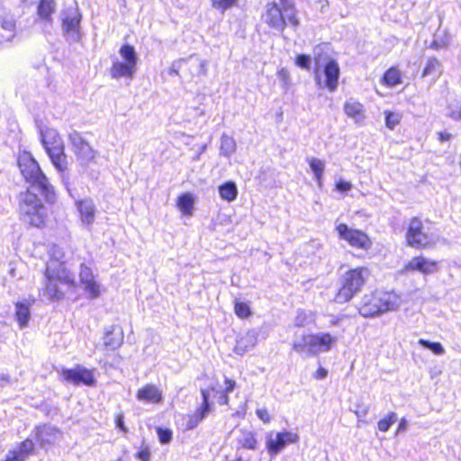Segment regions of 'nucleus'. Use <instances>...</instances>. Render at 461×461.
Listing matches in <instances>:
<instances>
[{
    "label": "nucleus",
    "mask_w": 461,
    "mask_h": 461,
    "mask_svg": "<svg viewBox=\"0 0 461 461\" xmlns=\"http://www.w3.org/2000/svg\"><path fill=\"white\" fill-rule=\"evenodd\" d=\"M451 42L450 34L445 30H438L434 34L433 41L429 48L435 50H440L449 46Z\"/></svg>",
    "instance_id": "c756f323"
},
{
    "label": "nucleus",
    "mask_w": 461,
    "mask_h": 461,
    "mask_svg": "<svg viewBox=\"0 0 461 461\" xmlns=\"http://www.w3.org/2000/svg\"><path fill=\"white\" fill-rule=\"evenodd\" d=\"M311 57L308 55L301 54L296 57L295 65L303 69H310Z\"/></svg>",
    "instance_id": "49530a36"
},
{
    "label": "nucleus",
    "mask_w": 461,
    "mask_h": 461,
    "mask_svg": "<svg viewBox=\"0 0 461 461\" xmlns=\"http://www.w3.org/2000/svg\"><path fill=\"white\" fill-rule=\"evenodd\" d=\"M220 197L228 202L231 203L236 200L238 196V188L234 182L228 181L218 187Z\"/></svg>",
    "instance_id": "7c9ffc66"
},
{
    "label": "nucleus",
    "mask_w": 461,
    "mask_h": 461,
    "mask_svg": "<svg viewBox=\"0 0 461 461\" xmlns=\"http://www.w3.org/2000/svg\"><path fill=\"white\" fill-rule=\"evenodd\" d=\"M307 162L312 172L314 175V178L319 185V187L322 186V178L325 170V162L317 158H307Z\"/></svg>",
    "instance_id": "c85d7f7f"
},
{
    "label": "nucleus",
    "mask_w": 461,
    "mask_h": 461,
    "mask_svg": "<svg viewBox=\"0 0 461 461\" xmlns=\"http://www.w3.org/2000/svg\"><path fill=\"white\" fill-rule=\"evenodd\" d=\"M37 437L42 444H52L60 437V432L54 427L44 426L38 429Z\"/></svg>",
    "instance_id": "cd10ccee"
},
{
    "label": "nucleus",
    "mask_w": 461,
    "mask_h": 461,
    "mask_svg": "<svg viewBox=\"0 0 461 461\" xmlns=\"http://www.w3.org/2000/svg\"><path fill=\"white\" fill-rule=\"evenodd\" d=\"M41 139L54 167L59 172L66 171L68 161L65 154V146L57 130L48 127L42 129L41 131Z\"/></svg>",
    "instance_id": "6e6552de"
},
{
    "label": "nucleus",
    "mask_w": 461,
    "mask_h": 461,
    "mask_svg": "<svg viewBox=\"0 0 461 461\" xmlns=\"http://www.w3.org/2000/svg\"><path fill=\"white\" fill-rule=\"evenodd\" d=\"M418 271L423 275H430L438 271V262L422 256L412 258L403 268V272Z\"/></svg>",
    "instance_id": "6ab92c4d"
},
{
    "label": "nucleus",
    "mask_w": 461,
    "mask_h": 461,
    "mask_svg": "<svg viewBox=\"0 0 461 461\" xmlns=\"http://www.w3.org/2000/svg\"><path fill=\"white\" fill-rule=\"evenodd\" d=\"M407 420L405 418H402L401 420H400V423L398 425V428H397V430H396V433L399 434L401 432H403L407 429Z\"/></svg>",
    "instance_id": "6e6d98bb"
},
{
    "label": "nucleus",
    "mask_w": 461,
    "mask_h": 461,
    "mask_svg": "<svg viewBox=\"0 0 461 461\" xmlns=\"http://www.w3.org/2000/svg\"><path fill=\"white\" fill-rule=\"evenodd\" d=\"M196 197L189 192L184 193L177 197L176 207L185 216H192L194 210Z\"/></svg>",
    "instance_id": "a878e982"
},
{
    "label": "nucleus",
    "mask_w": 461,
    "mask_h": 461,
    "mask_svg": "<svg viewBox=\"0 0 461 461\" xmlns=\"http://www.w3.org/2000/svg\"><path fill=\"white\" fill-rule=\"evenodd\" d=\"M262 19L268 27L277 32H283L287 23L294 28L300 24L294 0L267 3Z\"/></svg>",
    "instance_id": "39448f33"
},
{
    "label": "nucleus",
    "mask_w": 461,
    "mask_h": 461,
    "mask_svg": "<svg viewBox=\"0 0 461 461\" xmlns=\"http://www.w3.org/2000/svg\"><path fill=\"white\" fill-rule=\"evenodd\" d=\"M327 373H328V372H327V370H326L325 368L320 367V368L316 371V373H315V375H314V377H315L316 379H323V378H325V377H326Z\"/></svg>",
    "instance_id": "4d7b16f0"
},
{
    "label": "nucleus",
    "mask_w": 461,
    "mask_h": 461,
    "mask_svg": "<svg viewBox=\"0 0 461 461\" xmlns=\"http://www.w3.org/2000/svg\"><path fill=\"white\" fill-rule=\"evenodd\" d=\"M218 402L221 405L228 404L229 397H228L226 392H222L220 393L219 398H218Z\"/></svg>",
    "instance_id": "13d9d810"
},
{
    "label": "nucleus",
    "mask_w": 461,
    "mask_h": 461,
    "mask_svg": "<svg viewBox=\"0 0 461 461\" xmlns=\"http://www.w3.org/2000/svg\"><path fill=\"white\" fill-rule=\"evenodd\" d=\"M63 380L74 384H84L87 386L95 384L93 371L83 366L77 365L74 368H63L60 372Z\"/></svg>",
    "instance_id": "f3484780"
},
{
    "label": "nucleus",
    "mask_w": 461,
    "mask_h": 461,
    "mask_svg": "<svg viewBox=\"0 0 461 461\" xmlns=\"http://www.w3.org/2000/svg\"><path fill=\"white\" fill-rule=\"evenodd\" d=\"M75 206L78 213L80 224L84 228L91 230L98 213L94 199L91 197L78 199L75 202Z\"/></svg>",
    "instance_id": "4468645a"
},
{
    "label": "nucleus",
    "mask_w": 461,
    "mask_h": 461,
    "mask_svg": "<svg viewBox=\"0 0 461 461\" xmlns=\"http://www.w3.org/2000/svg\"><path fill=\"white\" fill-rule=\"evenodd\" d=\"M137 457L141 461L150 460V450L148 446H142L140 450L137 453Z\"/></svg>",
    "instance_id": "603ef678"
},
{
    "label": "nucleus",
    "mask_w": 461,
    "mask_h": 461,
    "mask_svg": "<svg viewBox=\"0 0 461 461\" xmlns=\"http://www.w3.org/2000/svg\"><path fill=\"white\" fill-rule=\"evenodd\" d=\"M382 81L385 86L393 87L402 83V73L398 68L392 67L384 73Z\"/></svg>",
    "instance_id": "c9c22d12"
},
{
    "label": "nucleus",
    "mask_w": 461,
    "mask_h": 461,
    "mask_svg": "<svg viewBox=\"0 0 461 461\" xmlns=\"http://www.w3.org/2000/svg\"><path fill=\"white\" fill-rule=\"evenodd\" d=\"M123 341L122 332H115L114 330H108L104 337V346L108 350H115Z\"/></svg>",
    "instance_id": "72a5a7b5"
},
{
    "label": "nucleus",
    "mask_w": 461,
    "mask_h": 461,
    "mask_svg": "<svg viewBox=\"0 0 461 461\" xmlns=\"http://www.w3.org/2000/svg\"><path fill=\"white\" fill-rule=\"evenodd\" d=\"M203 396V404L202 406L195 411V412L189 414L185 418V429L187 430L194 429L209 413L210 406H209V390L203 389L202 392Z\"/></svg>",
    "instance_id": "aec40b11"
},
{
    "label": "nucleus",
    "mask_w": 461,
    "mask_h": 461,
    "mask_svg": "<svg viewBox=\"0 0 461 461\" xmlns=\"http://www.w3.org/2000/svg\"><path fill=\"white\" fill-rule=\"evenodd\" d=\"M402 304V296L394 291H375L362 297L358 312L365 318H372L396 312Z\"/></svg>",
    "instance_id": "7ed1b4c3"
},
{
    "label": "nucleus",
    "mask_w": 461,
    "mask_h": 461,
    "mask_svg": "<svg viewBox=\"0 0 461 461\" xmlns=\"http://www.w3.org/2000/svg\"><path fill=\"white\" fill-rule=\"evenodd\" d=\"M235 385H236L235 381H233L231 379H229V378H226L225 379V390H224V392H226V393L232 392L234 387H235Z\"/></svg>",
    "instance_id": "5fc2aeb1"
},
{
    "label": "nucleus",
    "mask_w": 461,
    "mask_h": 461,
    "mask_svg": "<svg viewBox=\"0 0 461 461\" xmlns=\"http://www.w3.org/2000/svg\"><path fill=\"white\" fill-rule=\"evenodd\" d=\"M33 449V442L31 439H25L15 449L9 451L1 461H24Z\"/></svg>",
    "instance_id": "393cba45"
},
{
    "label": "nucleus",
    "mask_w": 461,
    "mask_h": 461,
    "mask_svg": "<svg viewBox=\"0 0 461 461\" xmlns=\"http://www.w3.org/2000/svg\"><path fill=\"white\" fill-rule=\"evenodd\" d=\"M439 139H440V140H448L450 139V134H448V133L445 134V133L440 132Z\"/></svg>",
    "instance_id": "680f3d73"
},
{
    "label": "nucleus",
    "mask_w": 461,
    "mask_h": 461,
    "mask_svg": "<svg viewBox=\"0 0 461 461\" xmlns=\"http://www.w3.org/2000/svg\"><path fill=\"white\" fill-rule=\"evenodd\" d=\"M68 140L72 146V150L76 154L77 160L84 167L88 166L96 157V151L86 142L79 133L74 131L69 133Z\"/></svg>",
    "instance_id": "ddd939ff"
},
{
    "label": "nucleus",
    "mask_w": 461,
    "mask_h": 461,
    "mask_svg": "<svg viewBox=\"0 0 461 461\" xmlns=\"http://www.w3.org/2000/svg\"><path fill=\"white\" fill-rule=\"evenodd\" d=\"M33 301L23 299L15 303V320L18 322L20 329H24L28 326L31 320V308Z\"/></svg>",
    "instance_id": "b1692460"
},
{
    "label": "nucleus",
    "mask_w": 461,
    "mask_h": 461,
    "mask_svg": "<svg viewBox=\"0 0 461 461\" xmlns=\"http://www.w3.org/2000/svg\"><path fill=\"white\" fill-rule=\"evenodd\" d=\"M258 332L253 330L240 333L237 338L234 352L238 355H243L252 349L258 343Z\"/></svg>",
    "instance_id": "4be33fe9"
},
{
    "label": "nucleus",
    "mask_w": 461,
    "mask_h": 461,
    "mask_svg": "<svg viewBox=\"0 0 461 461\" xmlns=\"http://www.w3.org/2000/svg\"><path fill=\"white\" fill-rule=\"evenodd\" d=\"M15 35V18L7 7L0 4V43L12 41Z\"/></svg>",
    "instance_id": "a211bd4d"
},
{
    "label": "nucleus",
    "mask_w": 461,
    "mask_h": 461,
    "mask_svg": "<svg viewBox=\"0 0 461 461\" xmlns=\"http://www.w3.org/2000/svg\"><path fill=\"white\" fill-rule=\"evenodd\" d=\"M18 167L26 183L30 185L18 196V210L21 220L33 227H41L47 218V211L41 199L33 193L38 191L46 202L55 200L54 187L31 153L23 151L18 156Z\"/></svg>",
    "instance_id": "f257e3e1"
},
{
    "label": "nucleus",
    "mask_w": 461,
    "mask_h": 461,
    "mask_svg": "<svg viewBox=\"0 0 461 461\" xmlns=\"http://www.w3.org/2000/svg\"><path fill=\"white\" fill-rule=\"evenodd\" d=\"M352 189V184L348 181L339 179L336 182V190L340 193H346Z\"/></svg>",
    "instance_id": "8fccbe9b"
},
{
    "label": "nucleus",
    "mask_w": 461,
    "mask_h": 461,
    "mask_svg": "<svg viewBox=\"0 0 461 461\" xmlns=\"http://www.w3.org/2000/svg\"><path fill=\"white\" fill-rule=\"evenodd\" d=\"M212 5L214 8L221 10V12L234 6L237 4V0H211Z\"/></svg>",
    "instance_id": "a18cd8bd"
},
{
    "label": "nucleus",
    "mask_w": 461,
    "mask_h": 461,
    "mask_svg": "<svg viewBox=\"0 0 461 461\" xmlns=\"http://www.w3.org/2000/svg\"><path fill=\"white\" fill-rule=\"evenodd\" d=\"M298 440V434L293 431H269L266 435V448L270 456H276L287 445L296 443Z\"/></svg>",
    "instance_id": "f8f14e48"
},
{
    "label": "nucleus",
    "mask_w": 461,
    "mask_h": 461,
    "mask_svg": "<svg viewBox=\"0 0 461 461\" xmlns=\"http://www.w3.org/2000/svg\"><path fill=\"white\" fill-rule=\"evenodd\" d=\"M205 149H206V146H203V148H201V150L203 151Z\"/></svg>",
    "instance_id": "e2e57ef3"
},
{
    "label": "nucleus",
    "mask_w": 461,
    "mask_h": 461,
    "mask_svg": "<svg viewBox=\"0 0 461 461\" xmlns=\"http://www.w3.org/2000/svg\"><path fill=\"white\" fill-rule=\"evenodd\" d=\"M337 337L329 332L305 333L294 339L293 349L306 357L330 351L337 344Z\"/></svg>",
    "instance_id": "423d86ee"
},
{
    "label": "nucleus",
    "mask_w": 461,
    "mask_h": 461,
    "mask_svg": "<svg viewBox=\"0 0 461 461\" xmlns=\"http://www.w3.org/2000/svg\"><path fill=\"white\" fill-rule=\"evenodd\" d=\"M335 230L339 240H345L352 248L367 250L372 246L369 237L360 230L350 228L345 223H338Z\"/></svg>",
    "instance_id": "9b49d317"
},
{
    "label": "nucleus",
    "mask_w": 461,
    "mask_h": 461,
    "mask_svg": "<svg viewBox=\"0 0 461 461\" xmlns=\"http://www.w3.org/2000/svg\"><path fill=\"white\" fill-rule=\"evenodd\" d=\"M370 411L369 404H366L363 402H358L354 410V413L357 418V427H361L363 424H367V420H366L368 413Z\"/></svg>",
    "instance_id": "4c0bfd02"
},
{
    "label": "nucleus",
    "mask_w": 461,
    "mask_h": 461,
    "mask_svg": "<svg viewBox=\"0 0 461 461\" xmlns=\"http://www.w3.org/2000/svg\"><path fill=\"white\" fill-rule=\"evenodd\" d=\"M443 73V65L439 59L435 57L428 59L422 71V77H430L435 82Z\"/></svg>",
    "instance_id": "bb28decb"
},
{
    "label": "nucleus",
    "mask_w": 461,
    "mask_h": 461,
    "mask_svg": "<svg viewBox=\"0 0 461 461\" xmlns=\"http://www.w3.org/2000/svg\"><path fill=\"white\" fill-rule=\"evenodd\" d=\"M237 149L236 140L233 137L223 133L220 140V154L223 157H231Z\"/></svg>",
    "instance_id": "473e14b6"
},
{
    "label": "nucleus",
    "mask_w": 461,
    "mask_h": 461,
    "mask_svg": "<svg viewBox=\"0 0 461 461\" xmlns=\"http://www.w3.org/2000/svg\"><path fill=\"white\" fill-rule=\"evenodd\" d=\"M396 420L397 414L391 411L378 421L377 428L380 431L386 432Z\"/></svg>",
    "instance_id": "a19ab883"
},
{
    "label": "nucleus",
    "mask_w": 461,
    "mask_h": 461,
    "mask_svg": "<svg viewBox=\"0 0 461 461\" xmlns=\"http://www.w3.org/2000/svg\"><path fill=\"white\" fill-rule=\"evenodd\" d=\"M345 318L344 315H339V316H331L330 321H329V326L330 327H332V326H339L342 320Z\"/></svg>",
    "instance_id": "864d4df0"
},
{
    "label": "nucleus",
    "mask_w": 461,
    "mask_h": 461,
    "mask_svg": "<svg viewBox=\"0 0 461 461\" xmlns=\"http://www.w3.org/2000/svg\"><path fill=\"white\" fill-rule=\"evenodd\" d=\"M447 114L454 120L461 119V92L455 94V98L449 103Z\"/></svg>",
    "instance_id": "58836bf2"
},
{
    "label": "nucleus",
    "mask_w": 461,
    "mask_h": 461,
    "mask_svg": "<svg viewBox=\"0 0 461 461\" xmlns=\"http://www.w3.org/2000/svg\"><path fill=\"white\" fill-rule=\"evenodd\" d=\"M234 312L240 319H246L251 315V310L247 303L235 301Z\"/></svg>",
    "instance_id": "79ce46f5"
},
{
    "label": "nucleus",
    "mask_w": 461,
    "mask_h": 461,
    "mask_svg": "<svg viewBox=\"0 0 461 461\" xmlns=\"http://www.w3.org/2000/svg\"><path fill=\"white\" fill-rule=\"evenodd\" d=\"M49 256L45 273V294L50 299L60 300L69 289L76 287V280L64 265L65 253L60 247L51 246Z\"/></svg>",
    "instance_id": "f03ea898"
},
{
    "label": "nucleus",
    "mask_w": 461,
    "mask_h": 461,
    "mask_svg": "<svg viewBox=\"0 0 461 461\" xmlns=\"http://www.w3.org/2000/svg\"><path fill=\"white\" fill-rule=\"evenodd\" d=\"M277 77L283 89L287 90L291 86V77L287 68H282L277 72Z\"/></svg>",
    "instance_id": "c03bdc74"
},
{
    "label": "nucleus",
    "mask_w": 461,
    "mask_h": 461,
    "mask_svg": "<svg viewBox=\"0 0 461 461\" xmlns=\"http://www.w3.org/2000/svg\"><path fill=\"white\" fill-rule=\"evenodd\" d=\"M314 321V314L310 311L299 310L294 317V323L296 327H305Z\"/></svg>",
    "instance_id": "e433bc0d"
},
{
    "label": "nucleus",
    "mask_w": 461,
    "mask_h": 461,
    "mask_svg": "<svg viewBox=\"0 0 461 461\" xmlns=\"http://www.w3.org/2000/svg\"><path fill=\"white\" fill-rule=\"evenodd\" d=\"M55 0H41L38 6V14L41 19L51 23V14L55 12Z\"/></svg>",
    "instance_id": "f704fd0d"
},
{
    "label": "nucleus",
    "mask_w": 461,
    "mask_h": 461,
    "mask_svg": "<svg viewBox=\"0 0 461 461\" xmlns=\"http://www.w3.org/2000/svg\"><path fill=\"white\" fill-rule=\"evenodd\" d=\"M158 436L159 438L160 443L162 444H167L172 439V431L168 429H161L158 428L157 429Z\"/></svg>",
    "instance_id": "de8ad7c7"
},
{
    "label": "nucleus",
    "mask_w": 461,
    "mask_h": 461,
    "mask_svg": "<svg viewBox=\"0 0 461 461\" xmlns=\"http://www.w3.org/2000/svg\"><path fill=\"white\" fill-rule=\"evenodd\" d=\"M418 343L425 348L431 350L435 355L441 356L445 354V348L439 342H430L424 339H420Z\"/></svg>",
    "instance_id": "ea45409f"
},
{
    "label": "nucleus",
    "mask_w": 461,
    "mask_h": 461,
    "mask_svg": "<svg viewBox=\"0 0 461 461\" xmlns=\"http://www.w3.org/2000/svg\"><path fill=\"white\" fill-rule=\"evenodd\" d=\"M256 414L264 423H269L271 420V416L266 408L257 409Z\"/></svg>",
    "instance_id": "3c124183"
},
{
    "label": "nucleus",
    "mask_w": 461,
    "mask_h": 461,
    "mask_svg": "<svg viewBox=\"0 0 461 461\" xmlns=\"http://www.w3.org/2000/svg\"><path fill=\"white\" fill-rule=\"evenodd\" d=\"M10 377L8 375L0 373V384L4 385L7 383H9Z\"/></svg>",
    "instance_id": "bf43d9fd"
},
{
    "label": "nucleus",
    "mask_w": 461,
    "mask_h": 461,
    "mask_svg": "<svg viewBox=\"0 0 461 461\" xmlns=\"http://www.w3.org/2000/svg\"><path fill=\"white\" fill-rule=\"evenodd\" d=\"M406 240L408 245L413 248H427L434 243L433 240L423 231L422 222L417 218L410 221Z\"/></svg>",
    "instance_id": "2eb2a0df"
},
{
    "label": "nucleus",
    "mask_w": 461,
    "mask_h": 461,
    "mask_svg": "<svg viewBox=\"0 0 461 461\" xmlns=\"http://www.w3.org/2000/svg\"><path fill=\"white\" fill-rule=\"evenodd\" d=\"M315 61L314 77L319 88H327L334 92L339 86L340 68L339 63L327 54L324 46H317L313 50Z\"/></svg>",
    "instance_id": "20e7f679"
},
{
    "label": "nucleus",
    "mask_w": 461,
    "mask_h": 461,
    "mask_svg": "<svg viewBox=\"0 0 461 461\" xmlns=\"http://www.w3.org/2000/svg\"><path fill=\"white\" fill-rule=\"evenodd\" d=\"M239 433L237 440L240 447L250 450L257 448L258 440L255 438L254 432L247 429H240Z\"/></svg>",
    "instance_id": "2f4dec72"
},
{
    "label": "nucleus",
    "mask_w": 461,
    "mask_h": 461,
    "mask_svg": "<svg viewBox=\"0 0 461 461\" xmlns=\"http://www.w3.org/2000/svg\"><path fill=\"white\" fill-rule=\"evenodd\" d=\"M62 22V30L66 37L75 42L81 39L80 23L82 20V14L79 10L77 4L75 2L73 5L67 6L60 13Z\"/></svg>",
    "instance_id": "9d476101"
},
{
    "label": "nucleus",
    "mask_w": 461,
    "mask_h": 461,
    "mask_svg": "<svg viewBox=\"0 0 461 461\" xmlns=\"http://www.w3.org/2000/svg\"><path fill=\"white\" fill-rule=\"evenodd\" d=\"M370 276L367 267H360L346 271L340 278V287L337 292L334 301L337 303L349 302L361 291Z\"/></svg>",
    "instance_id": "0eeeda50"
},
{
    "label": "nucleus",
    "mask_w": 461,
    "mask_h": 461,
    "mask_svg": "<svg viewBox=\"0 0 461 461\" xmlns=\"http://www.w3.org/2000/svg\"><path fill=\"white\" fill-rule=\"evenodd\" d=\"M343 111L345 114L353 122L362 126L365 123L366 121V110L364 107V104H361L359 101L350 98L348 99L343 105Z\"/></svg>",
    "instance_id": "412c9836"
},
{
    "label": "nucleus",
    "mask_w": 461,
    "mask_h": 461,
    "mask_svg": "<svg viewBox=\"0 0 461 461\" xmlns=\"http://www.w3.org/2000/svg\"><path fill=\"white\" fill-rule=\"evenodd\" d=\"M116 423H117V426L123 431L126 430L124 425H123V420H122V416H119L117 417V420H116Z\"/></svg>",
    "instance_id": "052dcab7"
},
{
    "label": "nucleus",
    "mask_w": 461,
    "mask_h": 461,
    "mask_svg": "<svg viewBox=\"0 0 461 461\" xmlns=\"http://www.w3.org/2000/svg\"><path fill=\"white\" fill-rule=\"evenodd\" d=\"M140 402L145 403H159L163 400L162 392L154 384H148L140 388L136 393Z\"/></svg>",
    "instance_id": "5701e85b"
},
{
    "label": "nucleus",
    "mask_w": 461,
    "mask_h": 461,
    "mask_svg": "<svg viewBox=\"0 0 461 461\" xmlns=\"http://www.w3.org/2000/svg\"><path fill=\"white\" fill-rule=\"evenodd\" d=\"M79 281L87 298L96 299L102 294L101 284L95 279L92 269L85 264L80 265Z\"/></svg>",
    "instance_id": "dca6fc26"
},
{
    "label": "nucleus",
    "mask_w": 461,
    "mask_h": 461,
    "mask_svg": "<svg viewBox=\"0 0 461 461\" xmlns=\"http://www.w3.org/2000/svg\"><path fill=\"white\" fill-rule=\"evenodd\" d=\"M121 59L113 61L110 68V76L113 79L128 78L132 79L137 72L139 62L138 55L133 46L124 44L119 50Z\"/></svg>",
    "instance_id": "1a4fd4ad"
},
{
    "label": "nucleus",
    "mask_w": 461,
    "mask_h": 461,
    "mask_svg": "<svg viewBox=\"0 0 461 461\" xmlns=\"http://www.w3.org/2000/svg\"><path fill=\"white\" fill-rule=\"evenodd\" d=\"M385 124L391 130H393L401 122L402 114L395 112L385 111Z\"/></svg>",
    "instance_id": "37998d69"
},
{
    "label": "nucleus",
    "mask_w": 461,
    "mask_h": 461,
    "mask_svg": "<svg viewBox=\"0 0 461 461\" xmlns=\"http://www.w3.org/2000/svg\"><path fill=\"white\" fill-rule=\"evenodd\" d=\"M185 62H186V59H177V60L174 61L168 69V74L170 76H178L179 70L181 69L183 64Z\"/></svg>",
    "instance_id": "09e8293b"
}]
</instances>
